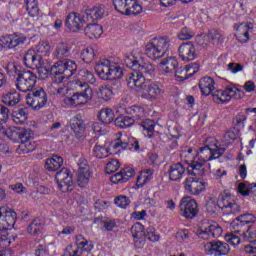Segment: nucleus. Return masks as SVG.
Here are the masks:
<instances>
[{
    "label": "nucleus",
    "instance_id": "nucleus-1",
    "mask_svg": "<svg viewBox=\"0 0 256 256\" xmlns=\"http://www.w3.org/2000/svg\"><path fill=\"white\" fill-rule=\"evenodd\" d=\"M47 60L43 58L38 59L36 68L38 71L39 79H47L52 75V85L50 88L51 93L54 95H63L65 93V79L73 77L77 72V63L71 59L60 60L49 67L46 63Z\"/></svg>",
    "mask_w": 256,
    "mask_h": 256
},
{
    "label": "nucleus",
    "instance_id": "nucleus-2",
    "mask_svg": "<svg viewBox=\"0 0 256 256\" xmlns=\"http://www.w3.org/2000/svg\"><path fill=\"white\" fill-rule=\"evenodd\" d=\"M145 74H139V72H132L126 78L127 85L129 88L139 93L142 99L147 101H155L159 99L165 93L163 85L157 81L146 80Z\"/></svg>",
    "mask_w": 256,
    "mask_h": 256
},
{
    "label": "nucleus",
    "instance_id": "nucleus-3",
    "mask_svg": "<svg viewBox=\"0 0 256 256\" xmlns=\"http://www.w3.org/2000/svg\"><path fill=\"white\" fill-rule=\"evenodd\" d=\"M17 221V213L7 207H0V256H13V251L7 249L11 245V239H9V229L15 227Z\"/></svg>",
    "mask_w": 256,
    "mask_h": 256
},
{
    "label": "nucleus",
    "instance_id": "nucleus-4",
    "mask_svg": "<svg viewBox=\"0 0 256 256\" xmlns=\"http://www.w3.org/2000/svg\"><path fill=\"white\" fill-rule=\"evenodd\" d=\"M119 137L110 144V148L103 145L96 144L94 146V155L97 159H105L109 157V153H119L124 149H131V151H139V141L131 137L129 134L119 133Z\"/></svg>",
    "mask_w": 256,
    "mask_h": 256
},
{
    "label": "nucleus",
    "instance_id": "nucleus-5",
    "mask_svg": "<svg viewBox=\"0 0 256 256\" xmlns=\"http://www.w3.org/2000/svg\"><path fill=\"white\" fill-rule=\"evenodd\" d=\"M225 153V149L220 148L214 151L213 148L204 146L197 153L194 160L188 165L189 175H194L195 177H203L205 175L204 165L207 161H213V159H219L221 155Z\"/></svg>",
    "mask_w": 256,
    "mask_h": 256
},
{
    "label": "nucleus",
    "instance_id": "nucleus-6",
    "mask_svg": "<svg viewBox=\"0 0 256 256\" xmlns=\"http://www.w3.org/2000/svg\"><path fill=\"white\" fill-rule=\"evenodd\" d=\"M124 63L128 69L134 70L133 73H138L139 75L152 77L153 73H155V66L151 63L143 62V52L141 48H134L130 54L126 55Z\"/></svg>",
    "mask_w": 256,
    "mask_h": 256
},
{
    "label": "nucleus",
    "instance_id": "nucleus-7",
    "mask_svg": "<svg viewBox=\"0 0 256 256\" xmlns=\"http://www.w3.org/2000/svg\"><path fill=\"white\" fill-rule=\"evenodd\" d=\"M94 69L102 81H115L123 77V67L115 58L99 60Z\"/></svg>",
    "mask_w": 256,
    "mask_h": 256
},
{
    "label": "nucleus",
    "instance_id": "nucleus-8",
    "mask_svg": "<svg viewBox=\"0 0 256 256\" xmlns=\"http://www.w3.org/2000/svg\"><path fill=\"white\" fill-rule=\"evenodd\" d=\"M206 207L212 212L221 209L226 215H235V213L241 211V206L237 203V198L227 191H224L219 195L217 202L214 199L208 200Z\"/></svg>",
    "mask_w": 256,
    "mask_h": 256
},
{
    "label": "nucleus",
    "instance_id": "nucleus-9",
    "mask_svg": "<svg viewBox=\"0 0 256 256\" xmlns=\"http://www.w3.org/2000/svg\"><path fill=\"white\" fill-rule=\"evenodd\" d=\"M171 40L167 37H158L151 39L145 45V54L149 59H161L169 51Z\"/></svg>",
    "mask_w": 256,
    "mask_h": 256
},
{
    "label": "nucleus",
    "instance_id": "nucleus-10",
    "mask_svg": "<svg viewBox=\"0 0 256 256\" xmlns=\"http://www.w3.org/2000/svg\"><path fill=\"white\" fill-rule=\"evenodd\" d=\"M76 92L71 97H65L63 103L65 107H83L93 99V88L76 89Z\"/></svg>",
    "mask_w": 256,
    "mask_h": 256
},
{
    "label": "nucleus",
    "instance_id": "nucleus-11",
    "mask_svg": "<svg viewBox=\"0 0 256 256\" xmlns=\"http://www.w3.org/2000/svg\"><path fill=\"white\" fill-rule=\"evenodd\" d=\"M93 247L92 241L85 239L83 235H77L75 244L68 245L63 256H83V253L92 251Z\"/></svg>",
    "mask_w": 256,
    "mask_h": 256
},
{
    "label": "nucleus",
    "instance_id": "nucleus-12",
    "mask_svg": "<svg viewBox=\"0 0 256 256\" xmlns=\"http://www.w3.org/2000/svg\"><path fill=\"white\" fill-rule=\"evenodd\" d=\"M113 5L121 15H139L143 7L137 0H113Z\"/></svg>",
    "mask_w": 256,
    "mask_h": 256
},
{
    "label": "nucleus",
    "instance_id": "nucleus-13",
    "mask_svg": "<svg viewBox=\"0 0 256 256\" xmlns=\"http://www.w3.org/2000/svg\"><path fill=\"white\" fill-rule=\"evenodd\" d=\"M37 85V75L31 71H24L18 74L16 78L15 86L18 91L22 93H27V91H33Z\"/></svg>",
    "mask_w": 256,
    "mask_h": 256
},
{
    "label": "nucleus",
    "instance_id": "nucleus-14",
    "mask_svg": "<svg viewBox=\"0 0 256 256\" xmlns=\"http://www.w3.org/2000/svg\"><path fill=\"white\" fill-rule=\"evenodd\" d=\"M72 85L74 89H91V86L89 85H97V79L93 72L87 69H82L78 73V78L72 81Z\"/></svg>",
    "mask_w": 256,
    "mask_h": 256
},
{
    "label": "nucleus",
    "instance_id": "nucleus-15",
    "mask_svg": "<svg viewBox=\"0 0 256 256\" xmlns=\"http://www.w3.org/2000/svg\"><path fill=\"white\" fill-rule=\"evenodd\" d=\"M89 23L85 12L79 14L77 12H72L66 16L65 27H67L72 33H78L83 27Z\"/></svg>",
    "mask_w": 256,
    "mask_h": 256
},
{
    "label": "nucleus",
    "instance_id": "nucleus-16",
    "mask_svg": "<svg viewBox=\"0 0 256 256\" xmlns=\"http://www.w3.org/2000/svg\"><path fill=\"white\" fill-rule=\"evenodd\" d=\"M77 166L78 187H87L89 181H91V167L89 166V162L84 157H81L78 159Z\"/></svg>",
    "mask_w": 256,
    "mask_h": 256
},
{
    "label": "nucleus",
    "instance_id": "nucleus-17",
    "mask_svg": "<svg viewBox=\"0 0 256 256\" xmlns=\"http://www.w3.org/2000/svg\"><path fill=\"white\" fill-rule=\"evenodd\" d=\"M56 181L58 184V189L62 193H69V191H73V175H71V171H69V169L62 168L59 172H57Z\"/></svg>",
    "mask_w": 256,
    "mask_h": 256
},
{
    "label": "nucleus",
    "instance_id": "nucleus-18",
    "mask_svg": "<svg viewBox=\"0 0 256 256\" xmlns=\"http://www.w3.org/2000/svg\"><path fill=\"white\" fill-rule=\"evenodd\" d=\"M26 103L34 111H39V109H43V107L47 105V93L45 90H43V88H40L34 93L27 95Z\"/></svg>",
    "mask_w": 256,
    "mask_h": 256
},
{
    "label": "nucleus",
    "instance_id": "nucleus-19",
    "mask_svg": "<svg viewBox=\"0 0 256 256\" xmlns=\"http://www.w3.org/2000/svg\"><path fill=\"white\" fill-rule=\"evenodd\" d=\"M27 37L23 34H9L0 37V47L4 49H17L21 45H25Z\"/></svg>",
    "mask_w": 256,
    "mask_h": 256
},
{
    "label": "nucleus",
    "instance_id": "nucleus-20",
    "mask_svg": "<svg viewBox=\"0 0 256 256\" xmlns=\"http://www.w3.org/2000/svg\"><path fill=\"white\" fill-rule=\"evenodd\" d=\"M197 235L200 239L205 240L213 238L218 239V237L223 235V228H221V226L216 222L208 223L197 231Z\"/></svg>",
    "mask_w": 256,
    "mask_h": 256
},
{
    "label": "nucleus",
    "instance_id": "nucleus-21",
    "mask_svg": "<svg viewBox=\"0 0 256 256\" xmlns=\"http://www.w3.org/2000/svg\"><path fill=\"white\" fill-rule=\"evenodd\" d=\"M180 211L186 219H194V217H197V213H199L197 201L191 199V197L182 198L180 201Z\"/></svg>",
    "mask_w": 256,
    "mask_h": 256
},
{
    "label": "nucleus",
    "instance_id": "nucleus-22",
    "mask_svg": "<svg viewBox=\"0 0 256 256\" xmlns=\"http://www.w3.org/2000/svg\"><path fill=\"white\" fill-rule=\"evenodd\" d=\"M204 251L207 253V255L223 256L227 255L231 251V248H229V244L225 242L216 241L207 242L204 245Z\"/></svg>",
    "mask_w": 256,
    "mask_h": 256
},
{
    "label": "nucleus",
    "instance_id": "nucleus-23",
    "mask_svg": "<svg viewBox=\"0 0 256 256\" xmlns=\"http://www.w3.org/2000/svg\"><path fill=\"white\" fill-rule=\"evenodd\" d=\"M178 55L182 61L189 63V61H195L199 55L195 44L191 42L182 43L178 47Z\"/></svg>",
    "mask_w": 256,
    "mask_h": 256
},
{
    "label": "nucleus",
    "instance_id": "nucleus-24",
    "mask_svg": "<svg viewBox=\"0 0 256 256\" xmlns=\"http://www.w3.org/2000/svg\"><path fill=\"white\" fill-rule=\"evenodd\" d=\"M207 184L203 180L195 177H188L184 181V189L190 195H199L203 193Z\"/></svg>",
    "mask_w": 256,
    "mask_h": 256
},
{
    "label": "nucleus",
    "instance_id": "nucleus-25",
    "mask_svg": "<svg viewBox=\"0 0 256 256\" xmlns=\"http://www.w3.org/2000/svg\"><path fill=\"white\" fill-rule=\"evenodd\" d=\"M131 233H132L133 239H136L134 242L135 247H138V249H141V247L145 245V237H146L145 227L143 226V224H141V222H137L131 227Z\"/></svg>",
    "mask_w": 256,
    "mask_h": 256
},
{
    "label": "nucleus",
    "instance_id": "nucleus-26",
    "mask_svg": "<svg viewBox=\"0 0 256 256\" xmlns=\"http://www.w3.org/2000/svg\"><path fill=\"white\" fill-rule=\"evenodd\" d=\"M244 241H250L248 245L244 247V252L247 255H255L256 253V229H248L241 234Z\"/></svg>",
    "mask_w": 256,
    "mask_h": 256
},
{
    "label": "nucleus",
    "instance_id": "nucleus-27",
    "mask_svg": "<svg viewBox=\"0 0 256 256\" xmlns=\"http://www.w3.org/2000/svg\"><path fill=\"white\" fill-rule=\"evenodd\" d=\"M179 62L175 57H168L158 64V71L160 75H167L176 71Z\"/></svg>",
    "mask_w": 256,
    "mask_h": 256
},
{
    "label": "nucleus",
    "instance_id": "nucleus-28",
    "mask_svg": "<svg viewBox=\"0 0 256 256\" xmlns=\"http://www.w3.org/2000/svg\"><path fill=\"white\" fill-rule=\"evenodd\" d=\"M135 175V170L133 168L127 167L120 172L114 174L111 176L110 181L111 183L117 184V183H127L131 177Z\"/></svg>",
    "mask_w": 256,
    "mask_h": 256
},
{
    "label": "nucleus",
    "instance_id": "nucleus-29",
    "mask_svg": "<svg viewBox=\"0 0 256 256\" xmlns=\"http://www.w3.org/2000/svg\"><path fill=\"white\" fill-rule=\"evenodd\" d=\"M73 49V44L67 41L58 42L54 51V57L56 59H65L71 55V50Z\"/></svg>",
    "mask_w": 256,
    "mask_h": 256
},
{
    "label": "nucleus",
    "instance_id": "nucleus-30",
    "mask_svg": "<svg viewBox=\"0 0 256 256\" xmlns=\"http://www.w3.org/2000/svg\"><path fill=\"white\" fill-rule=\"evenodd\" d=\"M70 127L77 139L85 138V123L81 118H79V116H76L71 119Z\"/></svg>",
    "mask_w": 256,
    "mask_h": 256
},
{
    "label": "nucleus",
    "instance_id": "nucleus-31",
    "mask_svg": "<svg viewBox=\"0 0 256 256\" xmlns=\"http://www.w3.org/2000/svg\"><path fill=\"white\" fill-rule=\"evenodd\" d=\"M84 15H86L88 23H95V21L103 19V16L105 15V8L103 6H95L93 8L87 9L84 12Z\"/></svg>",
    "mask_w": 256,
    "mask_h": 256
},
{
    "label": "nucleus",
    "instance_id": "nucleus-32",
    "mask_svg": "<svg viewBox=\"0 0 256 256\" xmlns=\"http://www.w3.org/2000/svg\"><path fill=\"white\" fill-rule=\"evenodd\" d=\"M86 25L84 33L89 39H99L103 35V27L96 22H86Z\"/></svg>",
    "mask_w": 256,
    "mask_h": 256
},
{
    "label": "nucleus",
    "instance_id": "nucleus-33",
    "mask_svg": "<svg viewBox=\"0 0 256 256\" xmlns=\"http://www.w3.org/2000/svg\"><path fill=\"white\" fill-rule=\"evenodd\" d=\"M253 29V24L242 23L236 29V39L239 43H247L249 41V31Z\"/></svg>",
    "mask_w": 256,
    "mask_h": 256
},
{
    "label": "nucleus",
    "instance_id": "nucleus-34",
    "mask_svg": "<svg viewBox=\"0 0 256 256\" xmlns=\"http://www.w3.org/2000/svg\"><path fill=\"white\" fill-rule=\"evenodd\" d=\"M199 89L205 97H209L215 91V80L211 77H204L199 82Z\"/></svg>",
    "mask_w": 256,
    "mask_h": 256
},
{
    "label": "nucleus",
    "instance_id": "nucleus-35",
    "mask_svg": "<svg viewBox=\"0 0 256 256\" xmlns=\"http://www.w3.org/2000/svg\"><path fill=\"white\" fill-rule=\"evenodd\" d=\"M45 169L50 173H55V171H59L61 167H63V157L59 155H53L51 158L46 159Z\"/></svg>",
    "mask_w": 256,
    "mask_h": 256
},
{
    "label": "nucleus",
    "instance_id": "nucleus-36",
    "mask_svg": "<svg viewBox=\"0 0 256 256\" xmlns=\"http://www.w3.org/2000/svg\"><path fill=\"white\" fill-rule=\"evenodd\" d=\"M169 179L171 181H181L185 175V167L181 163L172 164L168 170Z\"/></svg>",
    "mask_w": 256,
    "mask_h": 256
},
{
    "label": "nucleus",
    "instance_id": "nucleus-37",
    "mask_svg": "<svg viewBox=\"0 0 256 256\" xmlns=\"http://www.w3.org/2000/svg\"><path fill=\"white\" fill-rule=\"evenodd\" d=\"M256 217L251 213L242 214L238 216L232 223V227H243V225H251V223H255Z\"/></svg>",
    "mask_w": 256,
    "mask_h": 256
},
{
    "label": "nucleus",
    "instance_id": "nucleus-38",
    "mask_svg": "<svg viewBox=\"0 0 256 256\" xmlns=\"http://www.w3.org/2000/svg\"><path fill=\"white\" fill-rule=\"evenodd\" d=\"M35 53L38 59H43V57H49L51 55V45L47 41H40L35 47Z\"/></svg>",
    "mask_w": 256,
    "mask_h": 256
},
{
    "label": "nucleus",
    "instance_id": "nucleus-39",
    "mask_svg": "<svg viewBox=\"0 0 256 256\" xmlns=\"http://www.w3.org/2000/svg\"><path fill=\"white\" fill-rule=\"evenodd\" d=\"M212 99H213L214 103H217L218 105H223V104L229 103L231 101L226 88L224 90L214 91L212 93Z\"/></svg>",
    "mask_w": 256,
    "mask_h": 256
},
{
    "label": "nucleus",
    "instance_id": "nucleus-40",
    "mask_svg": "<svg viewBox=\"0 0 256 256\" xmlns=\"http://www.w3.org/2000/svg\"><path fill=\"white\" fill-rule=\"evenodd\" d=\"M19 101H21V94H19L17 91L9 92L2 97V102L5 105H8V107L17 105Z\"/></svg>",
    "mask_w": 256,
    "mask_h": 256
},
{
    "label": "nucleus",
    "instance_id": "nucleus-41",
    "mask_svg": "<svg viewBox=\"0 0 256 256\" xmlns=\"http://www.w3.org/2000/svg\"><path fill=\"white\" fill-rule=\"evenodd\" d=\"M29 114L25 108H20L12 112V120L16 125H23L27 121Z\"/></svg>",
    "mask_w": 256,
    "mask_h": 256
},
{
    "label": "nucleus",
    "instance_id": "nucleus-42",
    "mask_svg": "<svg viewBox=\"0 0 256 256\" xmlns=\"http://www.w3.org/2000/svg\"><path fill=\"white\" fill-rule=\"evenodd\" d=\"M35 149H37V143L35 141L26 140L24 142H20L17 148V153L25 155L27 153H32Z\"/></svg>",
    "mask_w": 256,
    "mask_h": 256
},
{
    "label": "nucleus",
    "instance_id": "nucleus-43",
    "mask_svg": "<svg viewBox=\"0 0 256 256\" xmlns=\"http://www.w3.org/2000/svg\"><path fill=\"white\" fill-rule=\"evenodd\" d=\"M153 179V170L146 169L140 172L138 175V178L136 180L137 187H143L144 185H147L149 181Z\"/></svg>",
    "mask_w": 256,
    "mask_h": 256
},
{
    "label": "nucleus",
    "instance_id": "nucleus-44",
    "mask_svg": "<svg viewBox=\"0 0 256 256\" xmlns=\"http://www.w3.org/2000/svg\"><path fill=\"white\" fill-rule=\"evenodd\" d=\"M39 63V56H37L35 50L30 49L24 55V64L26 67H36Z\"/></svg>",
    "mask_w": 256,
    "mask_h": 256
},
{
    "label": "nucleus",
    "instance_id": "nucleus-45",
    "mask_svg": "<svg viewBox=\"0 0 256 256\" xmlns=\"http://www.w3.org/2000/svg\"><path fill=\"white\" fill-rule=\"evenodd\" d=\"M98 118L104 123V125H109L110 123H113L115 113H113L111 108H103L100 110Z\"/></svg>",
    "mask_w": 256,
    "mask_h": 256
},
{
    "label": "nucleus",
    "instance_id": "nucleus-46",
    "mask_svg": "<svg viewBox=\"0 0 256 256\" xmlns=\"http://www.w3.org/2000/svg\"><path fill=\"white\" fill-rule=\"evenodd\" d=\"M29 17L39 16V2L37 0H24Z\"/></svg>",
    "mask_w": 256,
    "mask_h": 256
},
{
    "label": "nucleus",
    "instance_id": "nucleus-47",
    "mask_svg": "<svg viewBox=\"0 0 256 256\" xmlns=\"http://www.w3.org/2000/svg\"><path fill=\"white\" fill-rule=\"evenodd\" d=\"M225 89L230 97V101L231 99H243L245 97V92L236 85H227Z\"/></svg>",
    "mask_w": 256,
    "mask_h": 256
},
{
    "label": "nucleus",
    "instance_id": "nucleus-48",
    "mask_svg": "<svg viewBox=\"0 0 256 256\" xmlns=\"http://www.w3.org/2000/svg\"><path fill=\"white\" fill-rule=\"evenodd\" d=\"M96 55H97V47L95 46H88L84 48L81 53L82 60L85 61V63H91L93 59H95Z\"/></svg>",
    "mask_w": 256,
    "mask_h": 256
},
{
    "label": "nucleus",
    "instance_id": "nucleus-49",
    "mask_svg": "<svg viewBox=\"0 0 256 256\" xmlns=\"http://www.w3.org/2000/svg\"><path fill=\"white\" fill-rule=\"evenodd\" d=\"M141 129L143 135L145 137H153V133H155V121L147 119L141 123Z\"/></svg>",
    "mask_w": 256,
    "mask_h": 256
},
{
    "label": "nucleus",
    "instance_id": "nucleus-50",
    "mask_svg": "<svg viewBox=\"0 0 256 256\" xmlns=\"http://www.w3.org/2000/svg\"><path fill=\"white\" fill-rule=\"evenodd\" d=\"M114 124L120 129H127L135 124V120L131 117L119 116L115 119Z\"/></svg>",
    "mask_w": 256,
    "mask_h": 256
},
{
    "label": "nucleus",
    "instance_id": "nucleus-51",
    "mask_svg": "<svg viewBox=\"0 0 256 256\" xmlns=\"http://www.w3.org/2000/svg\"><path fill=\"white\" fill-rule=\"evenodd\" d=\"M96 93L102 101H111L113 97V89L107 85L100 86Z\"/></svg>",
    "mask_w": 256,
    "mask_h": 256
},
{
    "label": "nucleus",
    "instance_id": "nucleus-52",
    "mask_svg": "<svg viewBox=\"0 0 256 256\" xmlns=\"http://www.w3.org/2000/svg\"><path fill=\"white\" fill-rule=\"evenodd\" d=\"M126 113H128V115H131V118H133L134 120L143 119V117H145V109L140 106H132L130 108H127Z\"/></svg>",
    "mask_w": 256,
    "mask_h": 256
},
{
    "label": "nucleus",
    "instance_id": "nucleus-53",
    "mask_svg": "<svg viewBox=\"0 0 256 256\" xmlns=\"http://www.w3.org/2000/svg\"><path fill=\"white\" fill-rule=\"evenodd\" d=\"M30 235H39L43 231V222L41 220H34L27 228Z\"/></svg>",
    "mask_w": 256,
    "mask_h": 256
},
{
    "label": "nucleus",
    "instance_id": "nucleus-54",
    "mask_svg": "<svg viewBox=\"0 0 256 256\" xmlns=\"http://www.w3.org/2000/svg\"><path fill=\"white\" fill-rule=\"evenodd\" d=\"M33 137V131L27 128H19L18 130V141L19 143H25V141H31Z\"/></svg>",
    "mask_w": 256,
    "mask_h": 256
},
{
    "label": "nucleus",
    "instance_id": "nucleus-55",
    "mask_svg": "<svg viewBox=\"0 0 256 256\" xmlns=\"http://www.w3.org/2000/svg\"><path fill=\"white\" fill-rule=\"evenodd\" d=\"M9 119V108L0 104V135L5 133V128H3V123H7Z\"/></svg>",
    "mask_w": 256,
    "mask_h": 256
},
{
    "label": "nucleus",
    "instance_id": "nucleus-56",
    "mask_svg": "<svg viewBox=\"0 0 256 256\" xmlns=\"http://www.w3.org/2000/svg\"><path fill=\"white\" fill-rule=\"evenodd\" d=\"M114 203L116 207L120 209H127L129 205H131V199L125 195H119L114 199Z\"/></svg>",
    "mask_w": 256,
    "mask_h": 256
},
{
    "label": "nucleus",
    "instance_id": "nucleus-57",
    "mask_svg": "<svg viewBox=\"0 0 256 256\" xmlns=\"http://www.w3.org/2000/svg\"><path fill=\"white\" fill-rule=\"evenodd\" d=\"M236 233H241V231L236 230L235 233L226 234L224 237L226 243H229V245H232L233 247H236V245L241 243V238H239V235Z\"/></svg>",
    "mask_w": 256,
    "mask_h": 256
},
{
    "label": "nucleus",
    "instance_id": "nucleus-58",
    "mask_svg": "<svg viewBox=\"0 0 256 256\" xmlns=\"http://www.w3.org/2000/svg\"><path fill=\"white\" fill-rule=\"evenodd\" d=\"M177 37L180 39V41H189V39H193V37H195V32L191 31V29L187 27H184L178 32Z\"/></svg>",
    "mask_w": 256,
    "mask_h": 256
},
{
    "label": "nucleus",
    "instance_id": "nucleus-59",
    "mask_svg": "<svg viewBox=\"0 0 256 256\" xmlns=\"http://www.w3.org/2000/svg\"><path fill=\"white\" fill-rule=\"evenodd\" d=\"M251 191H253V184L247 185L243 182L238 184V193H240V195H242L243 197L251 195Z\"/></svg>",
    "mask_w": 256,
    "mask_h": 256
},
{
    "label": "nucleus",
    "instance_id": "nucleus-60",
    "mask_svg": "<svg viewBox=\"0 0 256 256\" xmlns=\"http://www.w3.org/2000/svg\"><path fill=\"white\" fill-rule=\"evenodd\" d=\"M146 237L149 239V241H152V243H157V241L161 239V236L157 234L155 228L153 227L147 228Z\"/></svg>",
    "mask_w": 256,
    "mask_h": 256
},
{
    "label": "nucleus",
    "instance_id": "nucleus-61",
    "mask_svg": "<svg viewBox=\"0 0 256 256\" xmlns=\"http://www.w3.org/2000/svg\"><path fill=\"white\" fill-rule=\"evenodd\" d=\"M119 169V160H111L106 164L105 171L108 175L115 173Z\"/></svg>",
    "mask_w": 256,
    "mask_h": 256
},
{
    "label": "nucleus",
    "instance_id": "nucleus-62",
    "mask_svg": "<svg viewBox=\"0 0 256 256\" xmlns=\"http://www.w3.org/2000/svg\"><path fill=\"white\" fill-rule=\"evenodd\" d=\"M175 77H176V79H180V81H185V80L189 79V74H187V68L186 67L178 68L175 71Z\"/></svg>",
    "mask_w": 256,
    "mask_h": 256
},
{
    "label": "nucleus",
    "instance_id": "nucleus-63",
    "mask_svg": "<svg viewBox=\"0 0 256 256\" xmlns=\"http://www.w3.org/2000/svg\"><path fill=\"white\" fill-rule=\"evenodd\" d=\"M6 137L11 141H19V128H9L6 131Z\"/></svg>",
    "mask_w": 256,
    "mask_h": 256
},
{
    "label": "nucleus",
    "instance_id": "nucleus-64",
    "mask_svg": "<svg viewBox=\"0 0 256 256\" xmlns=\"http://www.w3.org/2000/svg\"><path fill=\"white\" fill-rule=\"evenodd\" d=\"M35 256H51L49 248L39 245L35 250Z\"/></svg>",
    "mask_w": 256,
    "mask_h": 256
}]
</instances>
